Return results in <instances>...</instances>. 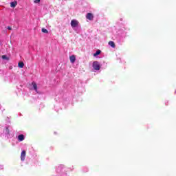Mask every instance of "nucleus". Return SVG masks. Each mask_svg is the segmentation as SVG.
Returning <instances> with one entry per match:
<instances>
[{"mask_svg":"<svg viewBox=\"0 0 176 176\" xmlns=\"http://www.w3.org/2000/svg\"><path fill=\"white\" fill-rule=\"evenodd\" d=\"M94 69H95L96 71H100V68H101V65H100V63L97 62V61H94L93 63V65H92Z\"/></svg>","mask_w":176,"mask_h":176,"instance_id":"1","label":"nucleus"},{"mask_svg":"<svg viewBox=\"0 0 176 176\" xmlns=\"http://www.w3.org/2000/svg\"><path fill=\"white\" fill-rule=\"evenodd\" d=\"M70 24H71L72 28H76L79 25V21H78L76 19H73V20L71 21Z\"/></svg>","mask_w":176,"mask_h":176,"instance_id":"2","label":"nucleus"},{"mask_svg":"<svg viewBox=\"0 0 176 176\" xmlns=\"http://www.w3.org/2000/svg\"><path fill=\"white\" fill-rule=\"evenodd\" d=\"M86 19H87V20H90V21H91V20H93L94 19V16L93 15V14H91V13H87V15H86Z\"/></svg>","mask_w":176,"mask_h":176,"instance_id":"3","label":"nucleus"},{"mask_svg":"<svg viewBox=\"0 0 176 176\" xmlns=\"http://www.w3.org/2000/svg\"><path fill=\"white\" fill-rule=\"evenodd\" d=\"M25 151H23L21 153V160H22V162H24V160H25Z\"/></svg>","mask_w":176,"mask_h":176,"instance_id":"4","label":"nucleus"},{"mask_svg":"<svg viewBox=\"0 0 176 176\" xmlns=\"http://www.w3.org/2000/svg\"><path fill=\"white\" fill-rule=\"evenodd\" d=\"M69 60H70V62L74 64V63H75V61L76 60V56H75V55H72L70 57H69Z\"/></svg>","mask_w":176,"mask_h":176,"instance_id":"5","label":"nucleus"},{"mask_svg":"<svg viewBox=\"0 0 176 176\" xmlns=\"http://www.w3.org/2000/svg\"><path fill=\"white\" fill-rule=\"evenodd\" d=\"M109 45L111 46L113 49H115L116 47V45H115V42L113 41H109Z\"/></svg>","mask_w":176,"mask_h":176,"instance_id":"6","label":"nucleus"},{"mask_svg":"<svg viewBox=\"0 0 176 176\" xmlns=\"http://www.w3.org/2000/svg\"><path fill=\"white\" fill-rule=\"evenodd\" d=\"M19 141H24V135L21 134L18 136Z\"/></svg>","mask_w":176,"mask_h":176,"instance_id":"7","label":"nucleus"},{"mask_svg":"<svg viewBox=\"0 0 176 176\" xmlns=\"http://www.w3.org/2000/svg\"><path fill=\"white\" fill-rule=\"evenodd\" d=\"M11 8H14L15 6H17V1H14L10 3Z\"/></svg>","mask_w":176,"mask_h":176,"instance_id":"8","label":"nucleus"},{"mask_svg":"<svg viewBox=\"0 0 176 176\" xmlns=\"http://www.w3.org/2000/svg\"><path fill=\"white\" fill-rule=\"evenodd\" d=\"M99 54H101V50H97L96 52L94 54V56L97 57Z\"/></svg>","mask_w":176,"mask_h":176,"instance_id":"9","label":"nucleus"},{"mask_svg":"<svg viewBox=\"0 0 176 176\" xmlns=\"http://www.w3.org/2000/svg\"><path fill=\"white\" fill-rule=\"evenodd\" d=\"M18 67H19V68H24V63L23 62H19L18 63Z\"/></svg>","mask_w":176,"mask_h":176,"instance_id":"10","label":"nucleus"},{"mask_svg":"<svg viewBox=\"0 0 176 176\" xmlns=\"http://www.w3.org/2000/svg\"><path fill=\"white\" fill-rule=\"evenodd\" d=\"M33 87L36 91H38V85L35 82H32Z\"/></svg>","mask_w":176,"mask_h":176,"instance_id":"11","label":"nucleus"},{"mask_svg":"<svg viewBox=\"0 0 176 176\" xmlns=\"http://www.w3.org/2000/svg\"><path fill=\"white\" fill-rule=\"evenodd\" d=\"M41 31L44 34H49V31H47L45 28H42Z\"/></svg>","mask_w":176,"mask_h":176,"instance_id":"12","label":"nucleus"},{"mask_svg":"<svg viewBox=\"0 0 176 176\" xmlns=\"http://www.w3.org/2000/svg\"><path fill=\"white\" fill-rule=\"evenodd\" d=\"M1 58H2L3 60H9V58H8V56H7L6 55H3V56H1Z\"/></svg>","mask_w":176,"mask_h":176,"instance_id":"13","label":"nucleus"},{"mask_svg":"<svg viewBox=\"0 0 176 176\" xmlns=\"http://www.w3.org/2000/svg\"><path fill=\"white\" fill-rule=\"evenodd\" d=\"M6 131H7L8 134H10V133L9 131V128H8V127L6 128Z\"/></svg>","mask_w":176,"mask_h":176,"instance_id":"14","label":"nucleus"},{"mask_svg":"<svg viewBox=\"0 0 176 176\" xmlns=\"http://www.w3.org/2000/svg\"><path fill=\"white\" fill-rule=\"evenodd\" d=\"M41 2V0H34V3H39Z\"/></svg>","mask_w":176,"mask_h":176,"instance_id":"15","label":"nucleus"},{"mask_svg":"<svg viewBox=\"0 0 176 176\" xmlns=\"http://www.w3.org/2000/svg\"><path fill=\"white\" fill-rule=\"evenodd\" d=\"M8 30H9L10 31L12 30V27L8 26Z\"/></svg>","mask_w":176,"mask_h":176,"instance_id":"16","label":"nucleus"},{"mask_svg":"<svg viewBox=\"0 0 176 176\" xmlns=\"http://www.w3.org/2000/svg\"><path fill=\"white\" fill-rule=\"evenodd\" d=\"M2 45V43L0 41V45Z\"/></svg>","mask_w":176,"mask_h":176,"instance_id":"17","label":"nucleus"},{"mask_svg":"<svg viewBox=\"0 0 176 176\" xmlns=\"http://www.w3.org/2000/svg\"><path fill=\"white\" fill-rule=\"evenodd\" d=\"M175 93H176V91H175Z\"/></svg>","mask_w":176,"mask_h":176,"instance_id":"18","label":"nucleus"}]
</instances>
